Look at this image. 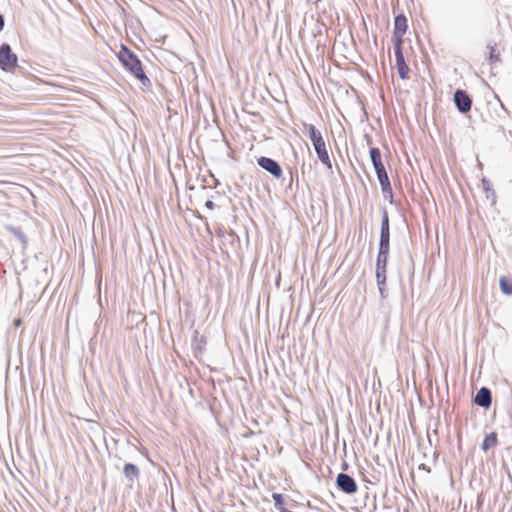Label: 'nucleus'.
<instances>
[{
	"instance_id": "nucleus-1",
	"label": "nucleus",
	"mask_w": 512,
	"mask_h": 512,
	"mask_svg": "<svg viewBox=\"0 0 512 512\" xmlns=\"http://www.w3.org/2000/svg\"><path fill=\"white\" fill-rule=\"evenodd\" d=\"M311 144L316 152L319 161L329 170L332 169V162L326 148V144L321 132L313 124H304Z\"/></svg>"
},
{
	"instance_id": "nucleus-2",
	"label": "nucleus",
	"mask_w": 512,
	"mask_h": 512,
	"mask_svg": "<svg viewBox=\"0 0 512 512\" xmlns=\"http://www.w3.org/2000/svg\"><path fill=\"white\" fill-rule=\"evenodd\" d=\"M378 250L390 252V220L386 207H381V226Z\"/></svg>"
},
{
	"instance_id": "nucleus-3",
	"label": "nucleus",
	"mask_w": 512,
	"mask_h": 512,
	"mask_svg": "<svg viewBox=\"0 0 512 512\" xmlns=\"http://www.w3.org/2000/svg\"><path fill=\"white\" fill-rule=\"evenodd\" d=\"M337 489L347 495H352L357 492L358 485L355 479L347 473H338L335 480Z\"/></svg>"
},
{
	"instance_id": "nucleus-4",
	"label": "nucleus",
	"mask_w": 512,
	"mask_h": 512,
	"mask_svg": "<svg viewBox=\"0 0 512 512\" xmlns=\"http://www.w3.org/2000/svg\"><path fill=\"white\" fill-rule=\"evenodd\" d=\"M453 102L456 109L461 114L470 112L472 107V98L466 90L456 89L453 94Z\"/></svg>"
},
{
	"instance_id": "nucleus-5",
	"label": "nucleus",
	"mask_w": 512,
	"mask_h": 512,
	"mask_svg": "<svg viewBox=\"0 0 512 512\" xmlns=\"http://www.w3.org/2000/svg\"><path fill=\"white\" fill-rule=\"evenodd\" d=\"M257 165L276 179H280L283 175V169L279 162L270 157L261 156L257 158Z\"/></svg>"
},
{
	"instance_id": "nucleus-6",
	"label": "nucleus",
	"mask_w": 512,
	"mask_h": 512,
	"mask_svg": "<svg viewBox=\"0 0 512 512\" xmlns=\"http://www.w3.org/2000/svg\"><path fill=\"white\" fill-rule=\"evenodd\" d=\"M473 403L484 409H489L492 404L491 390L486 386H482L473 396Z\"/></svg>"
},
{
	"instance_id": "nucleus-7",
	"label": "nucleus",
	"mask_w": 512,
	"mask_h": 512,
	"mask_svg": "<svg viewBox=\"0 0 512 512\" xmlns=\"http://www.w3.org/2000/svg\"><path fill=\"white\" fill-rule=\"evenodd\" d=\"M390 252L378 250L376 263H375V277L379 278L380 275H386L387 264Z\"/></svg>"
},
{
	"instance_id": "nucleus-8",
	"label": "nucleus",
	"mask_w": 512,
	"mask_h": 512,
	"mask_svg": "<svg viewBox=\"0 0 512 512\" xmlns=\"http://www.w3.org/2000/svg\"><path fill=\"white\" fill-rule=\"evenodd\" d=\"M18 57L7 43L0 46V64H17Z\"/></svg>"
},
{
	"instance_id": "nucleus-9",
	"label": "nucleus",
	"mask_w": 512,
	"mask_h": 512,
	"mask_svg": "<svg viewBox=\"0 0 512 512\" xmlns=\"http://www.w3.org/2000/svg\"><path fill=\"white\" fill-rule=\"evenodd\" d=\"M133 77L138 79L143 86L148 87L151 85V81L146 75L143 67L144 66H123Z\"/></svg>"
},
{
	"instance_id": "nucleus-10",
	"label": "nucleus",
	"mask_w": 512,
	"mask_h": 512,
	"mask_svg": "<svg viewBox=\"0 0 512 512\" xmlns=\"http://www.w3.org/2000/svg\"><path fill=\"white\" fill-rule=\"evenodd\" d=\"M117 57L121 64H142L134 53L123 45H121V49L118 52Z\"/></svg>"
},
{
	"instance_id": "nucleus-11",
	"label": "nucleus",
	"mask_w": 512,
	"mask_h": 512,
	"mask_svg": "<svg viewBox=\"0 0 512 512\" xmlns=\"http://www.w3.org/2000/svg\"><path fill=\"white\" fill-rule=\"evenodd\" d=\"M407 30V19L404 15L400 14L394 20V38L401 39Z\"/></svg>"
},
{
	"instance_id": "nucleus-12",
	"label": "nucleus",
	"mask_w": 512,
	"mask_h": 512,
	"mask_svg": "<svg viewBox=\"0 0 512 512\" xmlns=\"http://www.w3.org/2000/svg\"><path fill=\"white\" fill-rule=\"evenodd\" d=\"M5 228L9 233H11L22 244L23 249H25L27 247L28 237L23 232L21 227L7 225Z\"/></svg>"
},
{
	"instance_id": "nucleus-13",
	"label": "nucleus",
	"mask_w": 512,
	"mask_h": 512,
	"mask_svg": "<svg viewBox=\"0 0 512 512\" xmlns=\"http://www.w3.org/2000/svg\"><path fill=\"white\" fill-rule=\"evenodd\" d=\"M123 473L128 481L133 482L134 480L138 479L140 470L135 464L128 462L125 463L123 467Z\"/></svg>"
},
{
	"instance_id": "nucleus-14",
	"label": "nucleus",
	"mask_w": 512,
	"mask_h": 512,
	"mask_svg": "<svg viewBox=\"0 0 512 512\" xmlns=\"http://www.w3.org/2000/svg\"><path fill=\"white\" fill-rule=\"evenodd\" d=\"M498 444V435L496 432H490L487 434L481 444V449L487 452L490 448L495 447Z\"/></svg>"
},
{
	"instance_id": "nucleus-15",
	"label": "nucleus",
	"mask_w": 512,
	"mask_h": 512,
	"mask_svg": "<svg viewBox=\"0 0 512 512\" xmlns=\"http://www.w3.org/2000/svg\"><path fill=\"white\" fill-rule=\"evenodd\" d=\"M272 499L274 501V507L279 512H290V510L285 508V498H284V495L282 493H277V492L273 493L272 494Z\"/></svg>"
},
{
	"instance_id": "nucleus-16",
	"label": "nucleus",
	"mask_w": 512,
	"mask_h": 512,
	"mask_svg": "<svg viewBox=\"0 0 512 512\" xmlns=\"http://www.w3.org/2000/svg\"><path fill=\"white\" fill-rule=\"evenodd\" d=\"M499 287L503 294L512 295V280L507 276H501L499 279Z\"/></svg>"
},
{
	"instance_id": "nucleus-17",
	"label": "nucleus",
	"mask_w": 512,
	"mask_h": 512,
	"mask_svg": "<svg viewBox=\"0 0 512 512\" xmlns=\"http://www.w3.org/2000/svg\"><path fill=\"white\" fill-rule=\"evenodd\" d=\"M21 66H0V80L9 81V75L14 74Z\"/></svg>"
},
{
	"instance_id": "nucleus-18",
	"label": "nucleus",
	"mask_w": 512,
	"mask_h": 512,
	"mask_svg": "<svg viewBox=\"0 0 512 512\" xmlns=\"http://www.w3.org/2000/svg\"><path fill=\"white\" fill-rule=\"evenodd\" d=\"M481 186H482V189L484 190V192L486 193V197L488 199H495L496 197V194H495V191L493 190L492 188V184L490 182V180H488L487 178H482L481 180Z\"/></svg>"
},
{
	"instance_id": "nucleus-19",
	"label": "nucleus",
	"mask_w": 512,
	"mask_h": 512,
	"mask_svg": "<svg viewBox=\"0 0 512 512\" xmlns=\"http://www.w3.org/2000/svg\"><path fill=\"white\" fill-rule=\"evenodd\" d=\"M401 43H402V39H395V44H394V52H395V56H396L395 64H405L404 56L401 51Z\"/></svg>"
},
{
	"instance_id": "nucleus-20",
	"label": "nucleus",
	"mask_w": 512,
	"mask_h": 512,
	"mask_svg": "<svg viewBox=\"0 0 512 512\" xmlns=\"http://www.w3.org/2000/svg\"><path fill=\"white\" fill-rule=\"evenodd\" d=\"M386 275H380L379 278H376L377 287L380 293V296L382 299H385L387 297V291H386Z\"/></svg>"
},
{
	"instance_id": "nucleus-21",
	"label": "nucleus",
	"mask_w": 512,
	"mask_h": 512,
	"mask_svg": "<svg viewBox=\"0 0 512 512\" xmlns=\"http://www.w3.org/2000/svg\"><path fill=\"white\" fill-rule=\"evenodd\" d=\"M369 156H370L372 165L383 162L382 154L378 147H371L369 150Z\"/></svg>"
},
{
	"instance_id": "nucleus-22",
	"label": "nucleus",
	"mask_w": 512,
	"mask_h": 512,
	"mask_svg": "<svg viewBox=\"0 0 512 512\" xmlns=\"http://www.w3.org/2000/svg\"><path fill=\"white\" fill-rule=\"evenodd\" d=\"M377 179L379 181L381 189L382 188H386L387 189L388 186L391 185V182H390V179H389V176H388L387 172H384L382 174L377 175Z\"/></svg>"
},
{
	"instance_id": "nucleus-23",
	"label": "nucleus",
	"mask_w": 512,
	"mask_h": 512,
	"mask_svg": "<svg viewBox=\"0 0 512 512\" xmlns=\"http://www.w3.org/2000/svg\"><path fill=\"white\" fill-rule=\"evenodd\" d=\"M397 73L401 79H407L410 73V66H396Z\"/></svg>"
},
{
	"instance_id": "nucleus-24",
	"label": "nucleus",
	"mask_w": 512,
	"mask_h": 512,
	"mask_svg": "<svg viewBox=\"0 0 512 512\" xmlns=\"http://www.w3.org/2000/svg\"><path fill=\"white\" fill-rule=\"evenodd\" d=\"M382 193L385 199L389 200V202L392 204L393 201V192H392V186H388V188H382Z\"/></svg>"
},
{
	"instance_id": "nucleus-25",
	"label": "nucleus",
	"mask_w": 512,
	"mask_h": 512,
	"mask_svg": "<svg viewBox=\"0 0 512 512\" xmlns=\"http://www.w3.org/2000/svg\"><path fill=\"white\" fill-rule=\"evenodd\" d=\"M373 167H374L376 175H379V174H382L384 172H387L383 162L377 163V164H373Z\"/></svg>"
},
{
	"instance_id": "nucleus-26",
	"label": "nucleus",
	"mask_w": 512,
	"mask_h": 512,
	"mask_svg": "<svg viewBox=\"0 0 512 512\" xmlns=\"http://www.w3.org/2000/svg\"><path fill=\"white\" fill-rule=\"evenodd\" d=\"M205 208H207L208 210H213L214 207H215V204L212 200H207L204 204Z\"/></svg>"
},
{
	"instance_id": "nucleus-27",
	"label": "nucleus",
	"mask_w": 512,
	"mask_h": 512,
	"mask_svg": "<svg viewBox=\"0 0 512 512\" xmlns=\"http://www.w3.org/2000/svg\"><path fill=\"white\" fill-rule=\"evenodd\" d=\"M494 52H495V49H494V48H491V52H490V60H491L492 62H497V61H499V59H498V56H497V55H495V53H494Z\"/></svg>"
},
{
	"instance_id": "nucleus-28",
	"label": "nucleus",
	"mask_w": 512,
	"mask_h": 512,
	"mask_svg": "<svg viewBox=\"0 0 512 512\" xmlns=\"http://www.w3.org/2000/svg\"><path fill=\"white\" fill-rule=\"evenodd\" d=\"M418 469H419V470H423V471H425V472H427V473H431V469H430V467H428L427 465H425V464H423V463L419 465Z\"/></svg>"
},
{
	"instance_id": "nucleus-29",
	"label": "nucleus",
	"mask_w": 512,
	"mask_h": 512,
	"mask_svg": "<svg viewBox=\"0 0 512 512\" xmlns=\"http://www.w3.org/2000/svg\"><path fill=\"white\" fill-rule=\"evenodd\" d=\"M5 25V19L4 16L0 13V32L3 30Z\"/></svg>"
},
{
	"instance_id": "nucleus-30",
	"label": "nucleus",
	"mask_w": 512,
	"mask_h": 512,
	"mask_svg": "<svg viewBox=\"0 0 512 512\" xmlns=\"http://www.w3.org/2000/svg\"><path fill=\"white\" fill-rule=\"evenodd\" d=\"M359 71H360V73H361V75L363 77H365V78L369 79L370 81H372V79H371V77H370V75L368 74L367 71H364L363 69H360Z\"/></svg>"
},
{
	"instance_id": "nucleus-31",
	"label": "nucleus",
	"mask_w": 512,
	"mask_h": 512,
	"mask_svg": "<svg viewBox=\"0 0 512 512\" xmlns=\"http://www.w3.org/2000/svg\"><path fill=\"white\" fill-rule=\"evenodd\" d=\"M364 137H365V140H366L367 144H368V145H371V144H372V138H371V136H370V135H368V134H365V136H364Z\"/></svg>"
},
{
	"instance_id": "nucleus-32",
	"label": "nucleus",
	"mask_w": 512,
	"mask_h": 512,
	"mask_svg": "<svg viewBox=\"0 0 512 512\" xmlns=\"http://www.w3.org/2000/svg\"><path fill=\"white\" fill-rule=\"evenodd\" d=\"M341 468H342L343 471L347 470L348 469V463L344 461L342 463V467Z\"/></svg>"
},
{
	"instance_id": "nucleus-33",
	"label": "nucleus",
	"mask_w": 512,
	"mask_h": 512,
	"mask_svg": "<svg viewBox=\"0 0 512 512\" xmlns=\"http://www.w3.org/2000/svg\"><path fill=\"white\" fill-rule=\"evenodd\" d=\"M487 67L489 68L490 73L494 75V74H495V72L493 71V69H494L496 66L489 65V66H487Z\"/></svg>"
},
{
	"instance_id": "nucleus-34",
	"label": "nucleus",
	"mask_w": 512,
	"mask_h": 512,
	"mask_svg": "<svg viewBox=\"0 0 512 512\" xmlns=\"http://www.w3.org/2000/svg\"><path fill=\"white\" fill-rule=\"evenodd\" d=\"M438 458V455L436 453L433 454V461L435 462Z\"/></svg>"
},
{
	"instance_id": "nucleus-35",
	"label": "nucleus",
	"mask_w": 512,
	"mask_h": 512,
	"mask_svg": "<svg viewBox=\"0 0 512 512\" xmlns=\"http://www.w3.org/2000/svg\"><path fill=\"white\" fill-rule=\"evenodd\" d=\"M192 68H193L194 73H197V70H196V68H195V65H192Z\"/></svg>"
},
{
	"instance_id": "nucleus-36",
	"label": "nucleus",
	"mask_w": 512,
	"mask_h": 512,
	"mask_svg": "<svg viewBox=\"0 0 512 512\" xmlns=\"http://www.w3.org/2000/svg\"><path fill=\"white\" fill-rule=\"evenodd\" d=\"M192 68H193L194 73H197V70H196V68H195V65H192Z\"/></svg>"
},
{
	"instance_id": "nucleus-37",
	"label": "nucleus",
	"mask_w": 512,
	"mask_h": 512,
	"mask_svg": "<svg viewBox=\"0 0 512 512\" xmlns=\"http://www.w3.org/2000/svg\"><path fill=\"white\" fill-rule=\"evenodd\" d=\"M192 68H193L194 73H197V70H196V68H195V65H192Z\"/></svg>"
},
{
	"instance_id": "nucleus-38",
	"label": "nucleus",
	"mask_w": 512,
	"mask_h": 512,
	"mask_svg": "<svg viewBox=\"0 0 512 512\" xmlns=\"http://www.w3.org/2000/svg\"><path fill=\"white\" fill-rule=\"evenodd\" d=\"M301 67L303 68V70H306V69H305V65H302ZM305 72H306L307 74H309V73H308V71H305Z\"/></svg>"
},
{
	"instance_id": "nucleus-39",
	"label": "nucleus",
	"mask_w": 512,
	"mask_h": 512,
	"mask_svg": "<svg viewBox=\"0 0 512 512\" xmlns=\"http://www.w3.org/2000/svg\"><path fill=\"white\" fill-rule=\"evenodd\" d=\"M20 323V320H15V325H18Z\"/></svg>"
},
{
	"instance_id": "nucleus-40",
	"label": "nucleus",
	"mask_w": 512,
	"mask_h": 512,
	"mask_svg": "<svg viewBox=\"0 0 512 512\" xmlns=\"http://www.w3.org/2000/svg\"><path fill=\"white\" fill-rule=\"evenodd\" d=\"M293 181V174L291 173L290 183Z\"/></svg>"
},
{
	"instance_id": "nucleus-41",
	"label": "nucleus",
	"mask_w": 512,
	"mask_h": 512,
	"mask_svg": "<svg viewBox=\"0 0 512 512\" xmlns=\"http://www.w3.org/2000/svg\"><path fill=\"white\" fill-rule=\"evenodd\" d=\"M302 173H304V164L301 166Z\"/></svg>"
}]
</instances>
